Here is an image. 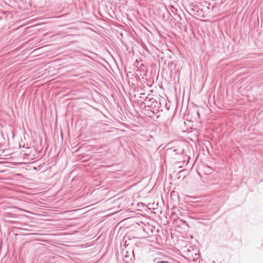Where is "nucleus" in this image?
Returning <instances> with one entry per match:
<instances>
[{"instance_id": "3", "label": "nucleus", "mask_w": 263, "mask_h": 263, "mask_svg": "<svg viewBox=\"0 0 263 263\" xmlns=\"http://www.w3.org/2000/svg\"><path fill=\"white\" fill-rule=\"evenodd\" d=\"M175 15L177 17H178L180 20H181V17L180 15L177 14H175Z\"/></svg>"}, {"instance_id": "4", "label": "nucleus", "mask_w": 263, "mask_h": 263, "mask_svg": "<svg viewBox=\"0 0 263 263\" xmlns=\"http://www.w3.org/2000/svg\"><path fill=\"white\" fill-rule=\"evenodd\" d=\"M10 222H11V223H14L15 222H14V221H10Z\"/></svg>"}, {"instance_id": "1", "label": "nucleus", "mask_w": 263, "mask_h": 263, "mask_svg": "<svg viewBox=\"0 0 263 263\" xmlns=\"http://www.w3.org/2000/svg\"><path fill=\"white\" fill-rule=\"evenodd\" d=\"M4 216L9 218H13L15 217V214L12 213L6 212L4 214Z\"/></svg>"}, {"instance_id": "2", "label": "nucleus", "mask_w": 263, "mask_h": 263, "mask_svg": "<svg viewBox=\"0 0 263 263\" xmlns=\"http://www.w3.org/2000/svg\"><path fill=\"white\" fill-rule=\"evenodd\" d=\"M154 261H156V263H171L167 261H164L162 260H154Z\"/></svg>"}]
</instances>
